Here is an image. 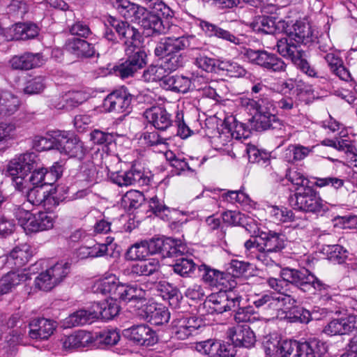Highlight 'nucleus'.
<instances>
[{
  "instance_id": "28",
  "label": "nucleus",
  "mask_w": 357,
  "mask_h": 357,
  "mask_svg": "<svg viewBox=\"0 0 357 357\" xmlns=\"http://www.w3.org/2000/svg\"><path fill=\"white\" fill-rule=\"evenodd\" d=\"M43 63L42 55L40 53H24L20 56H13L10 63L15 70H29L40 66Z\"/></svg>"
},
{
  "instance_id": "55",
  "label": "nucleus",
  "mask_w": 357,
  "mask_h": 357,
  "mask_svg": "<svg viewBox=\"0 0 357 357\" xmlns=\"http://www.w3.org/2000/svg\"><path fill=\"white\" fill-rule=\"evenodd\" d=\"M148 253L149 252L144 241L140 243H135L130 247L126 253V258L130 261H142L146 257Z\"/></svg>"
},
{
  "instance_id": "58",
  "label": "nucleus",
  "mask_w": 357,
  "mask_h": 357,
  "mask_svg": "<svg viewBox=\"0 0 357 357\" xmlns=\"http://www.w3.org/2000/svg\"><path fill=\"white\" fill-rule=\"evenodd\" d=\"M34 284L36 288L44 291H50L57 285L47 270L36 278Z\"/></svg>"
},
{
  "instance_id": "23",
  "label": "nucleus",
  "mask_w": 357,
  "mask_h": 357,
  "mask_svg": "<svg viewBox=\"0 0 357 357\" xmlns=\"http://www.w3.org/2000/svg\"><path fill=\"white\" fill-rule=\"evenodd\" d=\"M328 351L326 342L318 338L300 342L296 357H322Z\"/></svg>"
},
{
  "instance_id": "46",
  "label": "nucleus",
  "mask_w": 357,
  "mask_h": 357,
  "mask_svg": "<svg viewBox=\"0 0 357 357\" xmlns=\"http://www.w3.org/2000/svg\"><path fill=\"white\" fill-rule=\"evenodd\" d=\"M56 138H57V131H54L52 135H47L46 136L37 135L33 139V144L38 151L50 150L52 149L57 150Z\"/></svg>"
},
{
  "instance_id": "49",
  "label": "nucleus",
  "mask_w": 357,
  "mask_h": 357,
  "mask_svg": "<svg viewBox=\"0 0 357 357\" xmlns=\"http://www.w3.org/2000/svg\"><path fill=\"white\" fill-rule=\"evenodd\" d=\"M47 271L55 283L58 285L69 273L70 264L62 261L50 267Z\"/></svg>"
},
{
  "instance_id": "12",
  "label": "nucleus",
  "mask_w": 357,
  "mask_h": 357,
  "mask_svg": "<svg viewBox=\"0 0 357 357\" xmlns=\"http://www.w3.org/2000/svg\"><path fill=\"white\" fill-rule=\"evenodd\" d=\"M244 56L252 63L273 72L284 71L287 67L284 61L277 55L264 50L247 49Z\"/></svg>"
},
{
  "instance_id": "35",
  "label": "nucleus",
  "mask_w": 357,
  "mask_h": 357,
  "mask_svg": "<svg viewBox=\"0 0 357 357\" xmlns=\"http://www.w3.org/2000/svg\"><path fill=\"white\" fill-rule=\"evenodd\" d=\"M24 192L27 201L34 206L43 204L45 206L47 203L50 204L52 201L54 200V197L50 196L48 192L40 186H29L23 192Z\"/></svg>"
},
{
  "instance_id": "51",
  "label": "nucleus",
  "mask_w": 357,
  "mask_h": 357,
  "mask_svg": "<svg viewBox=\"0 0 357 357\" xmlns=\"http://www.w3.org/2000/svg\"><path fill=\"white\" fill-rule=\"evenodd\" d=\"M85 100V97L81 92H73L66 96V104H56V101H53L54 107L57 109H70L77 107Z\"/></svg>"
},
{
  "instance_id": "11",
  "label": "nucleus",
  "mask_w": 357,
  "mask_h": 357,
  "mask_svg": "<svg viewBox=\"0 0 357 357\" xmlns=\"http://www.w3.org/2000/svg\"><path fill=\"white\" fill-rule=\"evenodd\" d=\"M242 301V296L234 291H220L212 294L205 301V305L218 314L236 311Z\"/></svg>"
},
{
  "instance_id": "29",
  "label": "nucleus",
  "mask_w": 357,
  "mask_h": 357,
  "mask_svg": "<svg viewBox=\"0 0 357 357\" xmlns=\"http://www.w3.org/2000/svg\"><path fill=\"white\" fill-rule=\"evenodd\" d=\"M200 27L206 35L209 37L215 36L234 45H239L241 43L240 38L236 37L234 34L214 24L206 21H202L200 22Z\"/></svg>"
},
{
  "instance_id": "14",
  "label": "nucleus",
  "mask_w": 357,
  "mask_h": 357,
  "mask_svg": "<svg viewBox=\"0 0 357 357\" xmlns=\"http://www.w3.org/2000/svg\"><path fill=\"white\" fill-rule=\"evenodd\" d=\"M56 143L57 150L70 158L82 159L85 155L86 149L83 142L73 133L58 130Z\"/></svg>"
},
{
  "instance_id": "26",
  "label": "nucleus",
  "mask_w": 357,
  "mask_h": 357,
  "mask_svg": "<svg viewBox=\"0 0 357 357\" xmlns=\"http://www.w3.org/2000/svg\"><path fill=\"white\" fill-rule=\"evenodd\" d=\"M11 40H29L36 37L39 33L38 26L32 22H18L9 28Z\"/></svg>"
},
{
  "instance_id": "54",
  "label": "nucleus",
  "mask_w": 357,
  "mask_h": 357,
  "mask_svg": "<svg viewBox=\"0 0 357 357\" xmlns=\"http://www.w3.org/2000/svg\"><path fill=\"white\" fill-rule=\"evenodd\" d=\"M271 215L273 221L278 222H289L295 220L293 211L285 207L273 206L271 210Z\"/></svg>"
},
{
  "instance_id": "22",
  "label": "nucleus",
  "mask_w": 357,
  "mask_h": 357,
  "mask_svg": "<svg viewBox=\"0 0 357 357\" xmlns=\"http://www.w3.org/2000/svg\"><path fill=\"white\" fill-rule=\"evenodd\" d=\"M29 326V335L31 339L47 340L53 334L56 323L48 319L38 318L33 319Z\"/></svg>"
},
{
  "instance_id": "42",
  "label": "nucleus",
  "mask_w": 357,
  "mask_h": 357,
  "mask_svg": "<svg viewBox=\"0 0 357 357\" xmlns=\"http://www.w3.org/2000/svg\"><path fill=\"white\" fill-rule=\"evenodd\" d=\"M89 333L84 331H79L65 337L63 340V347L66 349L84 347L89 342Z\"/></svg>"
},
{
  "instance_id": "47",
  "label": "nucleus",
  "mask_w": 357,
  "mask_h": 357,
  "mask_svg": "<svg viewBox=\"0 0 357 357\" xmlns=\"http://www.w3.org/2000/svg\"><path fill=\"white\" fill-rule=\"evenodd\" d=\"M196 264L192 259L183 257L177 259L175 264L173 265L174 273L181 277H189L190 275L194 272Z\"/></svg>"
},
{
  "instance_id": "17",
  "label": "nucleus",
  "mask_w": 357,
  "mask_h": 357,
  "mask_svg": "<svg viewBox=\"0 0 357 357\" xmlns=\"http://www.w3.org/2000/svg\"><path fill=\"white\" fill-rule=\"evenodd\" d=\"M123 336L134 344L139 346H152L158 342L155 331L146 324H139L126 328Z\"/></svg>"
},
{
  "instance_id": "13",
  "label": "nucleus",
  "mask_w": 357,
  "mask_h": 357,
  "mask_svg": "<svg viewBox=\"0 0 357 357\" xmlns=\"http://www.w3.org/2000/svg\"><path fill=\"white\" fill-rule=\"evenodd\" d=\"M133 96L124 88L110 93L105 98L103 106L105 110L116 114H128L132 110Z\"/></svg>"
},
{
  "instance_id": "48",
  "label": "nucleus",
  "mask_w": 357,
  "mask_h": 357,
  "mask_svg": "<svg viewBox=\"0 0 357 357\" xmlns=\"http://www.w3.org/2000/svg\"><path fill=\"white\" fill-rule=\"evenodd\" d=\"M69 33L76 38L91 39L93 32L89 24L82 20H76L71 25L68 26Z\"/></svg>"
},
{
  "instance_id": "53",
  "label": "nucleus",
  "mask_w": 357,
  "mask_h": 357,
  "mask_svg": "<svg viewBox=\"0 0 357 357\" xmlns=\"http://www.w3.org/2000/svg\"><path fill=\"white\" fill-rule=\"evenodd\" d=\"M326 252L328 259L337 264L344 263L348 255L347 250L340 245H332L328 246Z\"/></svg>"
},
{
  "instance_id": "8",
  "label": "nucleus",
  "mask_w": 357,
  "mask_h": 357,
  "mask_svg": "<svg viewBox=\"0 0 357 357\" xmlns=\"http://www.w3.org/2000/svg\"><path fill=\"white\" fill-rule=\"evenodd\" d=\"M289 204L294 210L324 215L328 211V204L317 195L311 186L298 187L289 198Z\"/></svg>"
},
{
  "instance_id": "16",
  "label": "nucleus",
  "mask_w": 357,
  "mask_h": 357,
  "mask_svg": "<svg viewBox=\"0 0 357 357\" xmlns=\"http://www.w3.org/2000/svg\"><path fill=\"white\" fill-rule=\"evenodd\" d=\"M201 322L200 319L195 317L178 316L172 322V333L178 340H186L197 333Z\"/></svg>"
},
{
  "instance_id": "1",
  "label": "nucleus",
  "mask_w": 357,
  "mask_h": 357,
  "mask_svg": "<svg viewBox=\"0 0 357 357\" xmlns=\"http://www.w3.org/2000/svg\"><path fill=\"white\" fill-rule=\"evenodd\" d=\"M279 28L287 35L277 41V51L283 57L289 58L303 73L309 77H318L315 69L306 59L301 45H307L314 40L316 36L309 22L305 20L278 22Z\"/></svg>"
},
{
  "instance_id": "6",
  "label": "nucleus",
  "mask_w": 357,
  "mask_h": 357,
  "mask_svg": "<svg viewBox=\"0 0 357 357\" xmlns=\"http://www.w3.org/2000/svg\"><path fill=\"white\" fill-rule=\"evenodd\" d=\"M93 291L109 295L115 301L125 303L145 299L146 292L137 284H121L115 278H105L95 283Z\"/></svg>"
},
{
  "instance_id": "40",
  "label": "nucleus",
  "mask_w": 357,
  "mask_h": 357,
  "mask_svg": "<svg viewBox=\"0 0 357 357\" xmlns=\"http://www.w3.org/2000/svg\"><path fill=\"white\" fill-rule=\"evenodd\" d=\"M159 268L160 262L158 259H144L132 266L131 273L137 275L149 276L158 271Z\"/></svg>"
},
{
  "instance_id": "59",
  "label": "nucleus",
  "mask_w": 357,
  "mask_h": 357,
  "mask_svg": "<svg viewBox=\"0 0 357 357\" xmlns=\"http://www.w3.org/2000/svg\"><path fill=\"white\" fill-rule=\"evenodd\" d=\"M149 204L150 211H151L156 216H158L163 220L168 217L170 213L169 208L165 206L163 204V202L160 200L156 196L151 198Z\"/></svg>"
},
{
  "instance_id": "52",
  "label": "nucleus",
  "mask_w": 357,
  "mask_h": 357,
  "mask_svg": "<svg viewBox=\"0 0 357 357\" xmlns=\"http://www.w3.org/2000/svg\"><path fill=\"white\" fill-rule=\"evenodd\" d=\"M345 317L333 319L325 326L324 332L330 335H344L349 332Z\"/></svg>"
},
{
  "instance_id": "10",
  "label": "nucleus",
  "mask_w": 357,
  "mask_h": 357,
  "mask_svg": "<svg viewBox=\"0 0 357 357\" xmlns=\"http://www.w3.org/2000/svg\"><path fill=\"white\" fill-rule=\"evenodd\" d=\"M297 301L289 294H263L256 296L253 301L255 306L264 312L269 319L277 317L284 307L291 306Z\"/></svg>"
},
{
  "instance_id": "4",
  "label": "nucleus",
  "mask_w": 357,
  "mask_h": 357,
  "mask_svg": "<svg viewBox=\"0 0 357 357\" xmlns=\"http://www.w3.org/2000/svg\"><path fill=\"white\" fill-rule=\"evenodd\" d=\"M144 1L147 8L142 6L133 22L143 28L148 36L165 33L167 26L163 20L173 17V10L162 0Z\"/></svg>"
},
{
  "instance_id": "50",
  "label": "nucleus",
  "mask_w": 357,
  "mask_h": 357,
  "mask_svg": "<svg viewBox=\"0 0 357 357\" xmlns=\"http://www.w3.org/2000/svg\"><path fill=\"white\" fill-rule=\"evenodd\" d=\"M190 162L183 157L174 158L171 159V166L176 171V174L180 175L185 173H195V161L193 158Z\"/></svg>"
},
{
  "instance_id": "61",
  "label": "nucleus",
  "mask_w": 357,
  "mask_h": 357,
  "mask_svg": "<svg viewBox=\"0 0 357 357\" xmlns=\"http://www.w3.org/2000/svg\"><path fill=\"white\" fill-rule=\"evenodd\" d=\"M246 151L250 162L259 163L262 162L265 164L269 162V153L266 151H260L254 145H249L247 147Z\"/></svg>"
},
{
  "instance_id": "18",
  "label": "nucleus",
  "mask_w": 357,
  "mask_h": 357,
  "mask_svg": "<svg viewBox=\"0 0 357 357\" xmlns=\"http://www.w3.org/2000/svg\"><path fill=\"white\" fill-rule=\"evenodd\" d=\"M109 178L112 183L121 187L136 184L143 185L148 183L147 177L144 176L142 169L136 166H132L128 171L111 172Z\"/></svg>"
},
{
  "instance_id": "3",
  "label": "nucleus",
  "mask_w": 357,
  "mask_h": 357,
  "mask_svg": "<svg viewBox=\"0 0 357 357\" xmlns=\"http://www.w3.org/2000/svg\"><path fill=\"white\" fill-rule=\"evenodd\" d=\"M241 105L253 115L256 130H271L277 137H285L289 135L288 126L274 114L275 107L268 99L255 100L243 98L241 99Z\"/></svg>"
},
{
  "instance_id": "31",
  "label": "nucleus",
  "mask_w": 357,
  "mask_h": 357,
  "mask_svg": "<svg viewBox=\"0 0 357 357\" xmlns=\"http://www.w3.org/2000/svg\"><path fill=\"white\" fill-rule=\"evenodd\" d=\"M191 86V78L182 75H169L164 81L163 89L176 93H185L190 90Z\"/></svg>"
},
{
  "instance_id": "57",
  "label": "nucleus",
  "mask_w": 357,
  "mask_h": 357,
  "mask_svg": "<svg viewBox=\"0 0 357 357\" xmlns=\"http://www.w3.org/2000/svg\"><path fill=\"white\" fill-rule=\"evenodd\" d=\"M123 202L129 208H138L144 201V195L138 190H130L123 197Z\"/></svg>"
},
{
  "instance_id": "39",
  "label": "nucleus",
  "mask_w": 357,
  "mask_h": 357,
  "mask_svg": "<svg viewBox=\"0 0 357 357\" xmlns=\"http://www.w3.org/2000/svg\"><path fill=\"white\" fill-rule=\"evenodd\" d=\"M296 303L284 307V309L288 310L286 312L285 319L289 322H300L307 324L312 319L314 312L311 313L309 310L299 306L296 305Z\"/></svg>"
},
{
  "instance_id": "62",
  "label": "nucleus",
  "mask_w": 357,
  "mask_h": 357,
  "mask_svg": "<svg viewBox=\"0 0 357 357\" xmlns=\"http://www.w3.org/2000/svg\"><path fill=\"white\" fill-rule=\"evenodd\" d=\"M112 245L109 244L100 243L94 245L88 252V256L91 257H100L103 256H109L110 257H116L119 255V252H109Z\"/></svg>"
},
{
  "instance_id": "24",
  "label": "nucleus",
  "mask_w": 357,
  "mask_h": 357,
  "mask_svg": "<svg viewBox=\"0 0 357 357\" xmlns=\"http://www.w3.org/2000/svg\"><path fill=\"white\" fill-rule=\"evenodd\" d=\"M97 320V312H95L93 304L70 314L64 321L66 327L72 328L90 324Z\"/></svg>"
},
{
  "instance_id": "21",
  "label": "nucleus",
  "mask_w": 357,
  "mask_h": 357,
  "mask_svg": "<svg viewBox=\"0 0 357 357\" xmlns=\"http://www.w3.org/2000/svg\"><path fill=\"white\" fill-rule=\"evenodd\" d=\"M144 116L158 130H167L173 123L172 115L162 107L154 106L146 109Z\"/></svg>"
},
{
  "instance_id": "36",
  "label": "nucleus",
  "mask_w": 357,
  "mask_h": 357,
  "mask_svg": "<svg viewBox=\"0 0 357 357\" xmlns=\"http://www.w3.org/2000/svg\"><path fill=\"white\" fill-rule=\"evenodd\" d=\"M29 223V231L38 232L44 230H48L53 227L54 224V217L52 213L40 211L33 215L32 220Z\"/></svg>"
},
{
  "instance_id": "63",
  "label": "nucleus",
  "mask_w": 357,
  "mask_h": 357,
  "mask_svg": "<svg viewBox=\"0 0 357 357\" xmlns=\"http://www.w3.org/2000/svg\"><path fill=\"white\" fill-rule=\"evenodd\" d=\"M22 341V335L20 331L13 330L5 337L4 348L11 354L15 353L16 347Z\"/></svg>"
},
{
  "instance_id": "5",
  "label": "nucleus",
  "mask_w": 357,
  "mask_h": 357,
  "mask_svg": "<svg viewBox=\"0 0 357 357\" xmlns=\"http://www.w3.org/2000/svg\"><path fill=\"white\" fill-rule=\"evenodd\" d=\"M192 36L165 37L157 44L154 54L162 57V63L169 74L183 67L185 63V56L181 53L182 50L190 46Z\"/></svg>"
},
{
  "instance_id": "56",
  "label": "nucleus",
  "mask_w": 357,
  "mask_h": 357,
  "mask_svg": "<svg viewBox=\"0 0 357 357\" xmlns=\"http://www.w3.org/2000/svg\"><path fill=\"white\" fill-rule=\"evenodd\" d=\"M281 343L276 335H267L264 337L262 342L263 349L266 355L277 356L280 353Z\"/></svg>"
},
{
  "instance_id": "44",
  "label": "nucleus",
  "mask_w": 357,
  "mask_h": 357,
  "mask_svg": "<svg viewBox=\"0 0 357 357\" xmlns=\"http://www.w3.org/2000/svg\"><path fill=\"white\" fill-rule=\"evenodd\" d=\"M199 271L202 273V280L208 284H215L220 282L225 278V273L218 270L212 268L211 266L202 264L198 266Z\"/></svg>"
},
{
  "instance_id": "25",
  "label": "nucleus",
  "mask_w": 357,
  "mask_h": 357,
  "mask_svg": "<svg viewBox=\"0 0 357 357\" xmlns=\"http://www.w3.org/2000/svg\"><path fill=\"white\" fill-rule=\"evenodd\" d=\"M46 174L47 171L45 169L35 168L31 172V175L14 179L16 188L20 191L24 192L29 186L43 187V185L48 183L45 181Z\"/></svg>"
},
{
  "instance_id": "15",
  "label": "nucleus",
  "mask_w": 357,
  "mask_h": 357,
  "mask_svg": "<svg viewBox=\"0 0 357 357\" xmlns=\"http://www.w3.org/2000/svg\"><path fill=\"white\" fill-rule=\"evenodd\" d=\"M38 156L34 153H26L13 158L8 165V172L17 178L24 177L35 169L38 168Z\"/></svg>"
},
{
  "instance_id": "32",
  "label": "nucleus",
  "mask_w": 357,
  "mask_h": 357,
  "mask_svg": "<svg viewBox=\"0 0 357 357\" xmlns=\"http://www.w3.org/2000/svg\"><path fill=\"white\" fill-rule=\"evenodd\" d=\"M19 98L8 91H0V116H9L20 108Z\"/></svg>"
},
{
  "instance_id": "27",
  "label": "nucleus",
  "mask_w": 357,
  "mask_h": 357,
  "mask_svg": "<svg viewBox=\"0 0 357 357\" xmlns=\"http://www.w3.org/2000/svg\"><path fill=\"white\" fill-rule=\"evenodd\" d=\"M321 56L333 74L344 81H349L351 79V74L344 66L343 61L338 53L332 51L326 54H321Z\"/></svg>"
},
{
  "instance_id": "19",
  "label": "nucleus",
  "mask_w": 357,
  "mask_h": 357,
  "mask_svg": "<svg viewBox=\"0 0 357 357\" xmlns=\"http://www.w3.org/2000/svg\"><path fill=\"white\" fill-rule=\"evenodd\" d=\"M227 338L235 347L251 348L256 342L254 332L248 325L231 327L227 332Z\"/></svg>"
},
{
  "instance_id": "45",
  "label": "nucleus",
  "mask_w": 357,
  "mask_h": 357,
  "mask_svg": "<svg viewBox=\"0 0 357 357\" xmlns=\"http://www.w3.org/2000/svg\"><path fill=\"white\" fill-rule=\"evenodd\" d=\"M186 252V246L180 241L167 238V245L163 250V257H181Z\"/></svg>"
},
{
  "instance_id": "34",
  "label": "nucleus",
  "mask_w": 357,
  "mask_h": 357,
  "mask_svg": "<svg viewBox=\"0 0 357 357\" xmlns=\"http://www.w3.org/2000/svg\"><path fill=\"white\" fill-rule=\"evenodd\" d=\"M250 26L255 32L266 34H273L277 29H280L275 19L266 15L255 17Z\"/></svg>"
},
{
  "instance_id": "9",
  "label": "nucleus",
  "mask_w": 357,
  "mask_h": 357,
  "mask_svg": "<svg viewBox=\"0 0 357 357\" xmlns=\"http://www.w3.org/2000/svg\"><path fill=\"white\" fill-rule=\"evenodd\" d=\"M280 277L304 292L312 290L322 291L328 287L306 268H284L280 271Z\"/></svg>"
},
{
  "instance_id": "43",
  "label": "nucleus",
  "mask_w": 357,
  "mask_h": 357,
  "mask_svg": "<svg viewBox=\"0 0 357 357\" xmlns=\"http://www.w3.org/2000/svg\"><path fill=\"white\" fill-rule=\"evenodd\" d=\"M311 149L300 144H290L284 151V158L289 162L303 160L307 157Z\"/></svg>"
},
{
  "instance_id": "64",
  "label": "nucleus",
  "mask_w": 357,
  "mask_h": 357,
  "mask_svg": "<svg viewBox=\"0 0 357 357\" xmlns=\"http://www.w3.org/2000/svg\"><path fill=\"white\" fill-rule=\"evenodd\" d=\"M299 344L300 342L296 340H285L282 342L278 356H280V357H296Z\"/></svg>"
},
{
  "instance_id": "41",
  "label": "nucleus",
  "mask_w": 357,
  "mask_h": 357,
  "mask_svg": "<svg viewBox=\"0 0 357 357\" xmlns=\"http://www.w3.org/2000/svg\"><path fill=\"white\" fill-rule=\"evenodd\" d=\"M169 73L162 63L160 65H151L144 71L143 77L147 82H160V85L163 88L164 81L168 77Z\"/></svg>"
},
{
  "instance_id": "60",
  "label": "nucleus",
  "mask_w": 357,
  "mask_h": 357,
  "mask_svg": "<svg viewBox=\"0 0 357 357\" xmlns=\"http://www.w3.org/2000/svg\"><path fill=\"white\" fill-rule=\"evenodd\" d=\"M14 215L18 221L19 225L25 230L29 231V223L33 215L29 210L25 209L23 206H17L15 208Z\"/></svg>"
},
{
  "instance_id": "20",
  "label": "nucleus",
  "mask_w": 357,
  "mask_h": 357,
  "mask_svg": "<svg viewBox=\"0 0 357 357\" xmlns=\"http://www.w3.org/2000/svg\"><path fill=\"white\" fill-rule=\"evenodd\" d=\"M138 316L153 325L159 326L167 323L170 319L169 310L162 305L151 303L139 309Z\"/></svg>"
},
{
  "instance_id": "30",
  "label": "nucleus",
  "mask_w": 357,
  "mask_h": 357,
  "mask_svg": "<svg viewBox=\"0 0 357 357\" xmlns=\"http://www.w3.org/2000/svg\"><path fill=\"white\" fill-rule=\"evenodd\" d=\"M30 279V274L24 271H10L0 280V293L7 294L15 286Z\"/></svg>"
},
{
  "instance_id": "38",
  "label": "nucleus",
  "mask_w": 357,
  "mask_h": 357,
  "mask_svg": "<svg viewBox=\"0 0 357 357\" xmlns=\"http://www.w3.org/2000/svg\"><path fill=\"white\" fill-rule=\"evenodd\" d=\"M31 257L30 246L22 244L13 249L8 260L9 263H13L17 268H20L25 265Z\"/></svg>"
},
{
  "instance_id": "33",
  "label": "nucleus",
  "mask_w": 357,
  "mask_h": 357,
  "mask_svg": "<svg viewBox=\"0 0 357 357\" xmlns=\"http://www.w3.org/2000/svg\"><path fill=\"white\" fill-rule=\"evenodd\" d=\"M95 312H97V319L101 317L105 320H109L119 314L120 307L116 301L111 298L110 300L105 299L100 302L93 303Z\"/></svg>"
},
{
  "instance_id": "7",
  "label": "nucleus",
  "mask_w": 357,
  "mask_h": 357,
  "mask_svg": "<svg viewBox=\"0 0 357 357\" xmlns=\"http://www.w3.org/2000/svg\"><path fill=\"white\" fill-rule=\"evenodd\" d=\"M261 241L259 253L257 259L266 266H272L277 264L282 250L286 247L285 236L273 231H261L257 235Z\"/></svg>"
},
{
  "instance_id": "2",
  "label": "nucleus",
  "mask_w": 357,
  "mask_h": 357,
  "mask_svg": "<svg viewBox=\"0 0 357 357\" xmlns=\"http://www.w3.org/2000/svg\"><path fill=\"white\" fill-rule=\"evenodd\" d=\"M109 25L116 31L119 38L123 41L126 59L114 66L116 75L122 79L132 77L146 65V54L135 43L139 38L137 29L130 26L127 22L111 17L108 20Z\"/></svg>"
},
{
  "instance_id": "37",
  "label": "nucleus",
  "mask_w": 357,
  "mask_h": 357,
  "mask_svg": "<svg viewBox=\"0 0 357 357\" xmlns=\"http://www.w3.org/2000/svg\"><path fill=\"white\" fill-rule=\"evenodd\" d=\"M112 6L125 19L133 22L142 6L131 3L128 0H110Z\"/></svg>"
}]
</instances>
